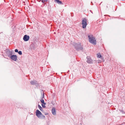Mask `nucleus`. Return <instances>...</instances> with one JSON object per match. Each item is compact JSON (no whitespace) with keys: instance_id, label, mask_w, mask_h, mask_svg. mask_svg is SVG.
Segmentation results:
<instances>
[{"instance_id":"f257e3e1","label":"nucleus","mask_w":125,"mask_h":125,"mask_svg":"<svg viewBox=\"0 0 125 125\" xmlns=\"http://www.w3.org/2000/svg\"><path fill=\"white\" fill-rule=\"evenodd\" d=\"M88 39L89 42L95 45L96 44V41L95 38L92 35H88Z\"/></svg>"},{"instance_id":"f03ea898","label":"nucleus","mask_w":125,"mask_h":125,"mask_svg":"<svg viewBox=\"0 0 125 125\" xmlns=\"http://www.w3.org/2000/svg\"><path fill=\"white\" fill-rule=\"evenodd\" d=\"M74 46L76 50L78 51L82 50L83 49V48L81 46L80 44H75Z\"/></svg>"},{"instance_id":"7ed1b4c3","label":"nucleus","mask_w":125,"mask_h":125,"mask_svg":"<svg viewBox=\"0 0 125 125\" xmlns=\"http://www.w3.org/2000/svg\"><path fill=\"white\" fill-rule=\"evenodd\" d=\"M87 20L85 18L83 19L82 21V24L83 25L82 27L83 28H85L87 26Z\"/></svg>"},{"instance_id":"20e7f679","label":"nucleus","mask_w":125,"mask_h":125,"mask_svg":"<svg viewBox=\"0 0 125 125\" xmlns=\"http://www.w3.org/2000/svg\"><path fill=\"white\" fill-rule=\"evenodd\" d=\"M36 115L39 118L42 115L41 113L38 110H37L36 112Z\"/></svg>"},{"instance_id":"39448f33","label":"nucleus","mask_w":125,"mask_h":125,"mask_svg":"<svg viewBox=\"0 0 125 125\" xmlns=\"http://www.w3.org/2000/svg\"><path fill=\"white\" fill-rule=\"evenodd\" d=\"M29 38L30 37L29 36L25 35L24 36L23 39L25 41H27L29 40Z\"/></svg>"},{"instance_id":"423d86ee","label":"nucleus","mask_w":125,"mask_h":125,"mask_svg":"<svg viewBox=\"0 0 125 125\" xmlns=\"http://www.w3.org/2000/svg\"><path fill=\"white\" fill-rule=\"evenodd\" d=\"M31 83L32 85L36 84V85L37 86L39 85V84L35 80H33L31 81Z\"/></svg>"},{"instance_id":"0eeeda50","label":"nucleus","mask_w":125,"mask_h":125,"mask_svg":"<svg viewBox=\"0 0 125 125\" xmlns=\"http://www.w3.org/2000/svg\"><path fill=\"white\" fill-rule=\"evenodd\" d=\"M86 58L87 59V62L88 63H91L93 62V60L89 57L87 56Z\"/></svg>"},{"instance_id":"6e6552de","label":"nucleus","mask_w":125,"mask_h":125,"mask_svg":"<svg viewBox=\"0 0 125 125\" xmlns=\"http://www.w3.org/2000/svg\"><path fill=\"white\" fill-rule=\"evenodd\" d=\"M10 57L12 60L14 61H16L17 60V56L16 55H11Z\"/></svg>"},{"instance_id":"1a4fd4ad","label":"nucleus","mask_w":125,"mask_h":125,"mask_svg":"<svg viewBox=\"0 0 125 125\" xmlns=\"http://www.w3.org/2000/svg\"><path fill=\"white\" fill-rule=\"evenodd\" d=\"M7 54L9 57H10L12 55V52L10 50L8 51Z\"/></svg>"},{"instance_id":"9d476101","label":"nucleus","mask_w":125,"mask_h":125,"mask_svg":"<svg viewBox=\"0 0 125 125\" xmlns=\"http://www.w3.org/2000/svg\"><path fill=\"white\" fill-rule=\"evenodd\" d=\"M52 112L53 115H55L56 114V111L54 108H52Z\"/></svg>"},{"instance_id":"9b49d317","label":"nucleus","mask_w":125,"mask_h":125,"mask_svg":"<svg viewBox=\"0 0 125 125\" xmlns=\"http://www.w3.org/2000/svg\"><path fill=\"white\" fill-rule=\"evenodd\" d=\"M55 2L57 3L58 4H62V2L59 0H55Z\"/></svg>"},{"instance_id":"f8f14e48","label":"nucleus","mask_w":125,"mask_h":125,"mask_svg":"<svg viewBox=\"0 0 125 125\" xmlns=\"http://www.w3.org/2000/svg\"><path fill=\"white\" fill-rule=\"evenodd\" d=\"M97 57L98 58H102V56L100 53H98L97 54Z\"/></svg>"},{"instance_id":"ddd939ff","label":"nucleus","mask_w":125,"mask_h":125,"mask_svg":"<svg viewBox=\"0 0 125 125\" xmlns=\"http://www.w3.org/2000/svg\"><path fill=\"white\" fill-rule=\"evenodd\" d=\"M48 0H41L42 2L44 4H45L47 1Z\"/></svg>"},{"instance_id":"4468645a","label":"nucleus","mask_w":125,"mask_h":125,"mask_svg":"<svg viewBox=\"0 0 125 125\" xmlns=\"http://www.w3.org/2000/svg\"><path fill=\"white\" fill-rule=\"evenodd\" d=\"M46 104V103H42V107L43 108H45L46 107V106H45V105Z\"/></svg>"},{"instance_id":"2eb2a0df","label":"nucleus","mask_w":125,"mask_h":125,"mask_svg":"<svg viewBox=\"0 0 125 125\" xmlns=\"http://www.w3.org/2000/svg\"><path fill=\"white\" fill-rule=\"evenodd\" d=\"M38 107L39 108V109L41 111H42V107L41 106L39 105H38Z\"/></svg>"},{"instance_id":"dca6fc26","label":"nucleus","mask_w":125,"mask_h":125,"mask_svg":"<svg viewBox=\"0 0 125 125\" xmlns=\"http://www.w3.org/2000/svg\"><path fill=\"white\" fill-rule=\"evenodd\" d=\"M104 59L103 60H102V61H101V60H99L97 62L98 63H101V62H104Z\"/></svg>"},{"instance_id":"f3484780","label":"nucleus","mask_w":125,"mask_h":125,"mask_svg":"<svg viewBox=\"0 0 125 125\" xmlns=\"http://www.w3.org/2000/svg\"><path fill=\"white\" fill-rule=\"evenodd\" d=\"M40 101L42 103H44V101L43 99H42Z\"/></svg>"},{"instance_id":"a211bd4d","label":"nucleus","mask_w":125,"mask_h":125,"mask_svg":"<svg viewBox=\"0 0 125 125\" xmlns=\"http://www.w3.org/2000/svg\"><path fill=\"white\" fill-rule=\"evenodd\" d=\"M18 53L20 55H21L22 54V52L21 51H20L19 52H18Z\"/></svg>"},{"instance_id":"6ab92c4d","label":"nucleus","mask_w":125,"mask_h":125,"mask_svg":"<svg viewBox=\"0 0 125 125\" xmlns=\"http://www.w3.org/2000/svg\"><path fill=\"white\" fill-rule=\"evenodd\" d=\"M15 52H18V50L17 49H16L15 50Z\"/></svg>"},{"instance_id":"aec40b11","label":"nucleus","mask_w":125,"mask_h":125,"mask_svg":"<svg viewBox=\"0 0 125 125\" xmlns=\"http://www.w3.org/2000/svg\"><path fill=\"white\" fill-rule=\"evenodd\" d=\"M120 111L121 112H122V113H124V112L122 110H121Z\"/></svg>"}]
</instances>
